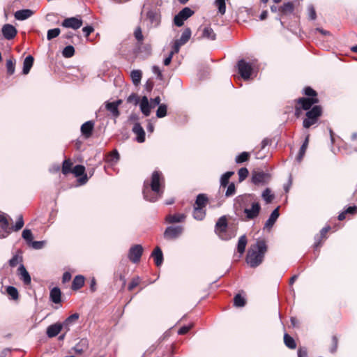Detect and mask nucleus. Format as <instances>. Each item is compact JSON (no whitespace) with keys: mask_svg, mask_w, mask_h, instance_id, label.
Here are the masks:
<instances>
[{"mask_svg":"<svg viewBox=\"0 0 357 357\" xmlns=\"http://www.w3.org/2000/svg\"><path fill=\"white\" fill-rule=\"evenodd\" d=\"M165 183L162 173L155 170L149 180H145L143 186L144 199L150 202H155L162 197Z\"/></svg>","mask_w":357,"mask_h":357,"instance_id":"f257e3e1","label":"nucleus"},{"mask_svg":"<svg viewBox=\"0 0 357 357\" xmlns=\"http://www.w3.org/2000/svg\"><path fill=\"white\" fill-rule=\"evenodd\" d=\"M268 246L264 239L258 238L255 243L249 248L245 261L251 268L259 266L264 261Z\"/></svg>","mask_w":357,"mask_h":357,"instance_id":"f03ea898","label":"nucleus"},{"mask_svg":"<svg viewBox=\"0 0 357 357\" xmlns=\"http://www.w3.org/2000/svg\"><path fill=\"white\" fill-rule=\"evenodd\" d=\"M257 200L253 194H243L237 196L234 200V210L235 214L241 217L244 209L248 208Z\"/></svg>","mask_w":357,"mask_h":357,"instance_id":"7ed1b4c3","label":"nucleus"},{"mask_svg":"<svg viewBox=\"0 0 357 357\" xmlns=\"http://www.w3.org/2000/svg\"><path fill=\"white\" fill-rule=\"evenodd\" d=\"M322 108L319 105H314L308 110L305 115L306 118L303 120V126L305 128H309L310 126L317 123L319 118L321 116Z\"/></svg>","mask_w":357,"mask_h":357,"instance_id":"20e7f679","label":"nucleus"},{"mask_svg":"<svg viewBox=\"0 0 357 357\" xmlns=\"http://www.w3.org/2000/svg\"><path fill=\"white\" fill-rule=\"evenodd\" d=\"M195 13L194 10H192L189 7H185L181 10H180L178 14H176L174 17V23L176 26H181L184 24V21L188 20Z\"/></svg>","mask_w":357,"mask_h":357,"instance_id":"39448f33","label":"nucleus"},{"mask_svg":"<svg viewBox=\"0 0 357 357\" xmlns=\"http://www.w3.org/2000/svg\"><path fill=\"white\" fill-rule=\"evenodd\" d=\"M184 228L182 225L169 226L163 234V236L166 240H175L179 238L183 234Z\"/></svg>","mask_w":357,"mask_h":357,"instance_id":"423d86ee","label":"nucleus"},{"mask_svg":"<svg viewBox=\"0 0 357 357\" xmlns=\"http://www.w3.org/2000/svg\"><path fill=\"white\" fill-rule=\"evenodd\" d=\"M261 205L258 201L253 202L250 207L244 209L245 220H252L257 218L261 211Z\"/></svg>","mask_w":357,"mask_h":357,"instance_id":"0eeeda50","label":"nucleus"},{"mask_svg":"<svg viewBox=\"0 0 357 357\" xmlns=\"http://www.w3.org/2000/svg\"><path fill=\"white\" fill-rule=\"evenodd\" d=\"M271 176L268 172L264 171H253L252 172V182L255 185H265L271 180Z\"/></svg>","mask_w":357,"mask_h":357,"instance_id":"6e6552de","label":"nucleus"},{"mask_svg":"<svg viewBox=\"0 0 357 357\" xmlns=\"http://www.w3.org/2000/svg\"><path fill=\"white\" fill-rule=\"evenodd\" d=\"M12 231V227L10 226L7 215L0 213V238H7Z\"/></svg>","mask_w":357,"mask_h":357,"instance_id":"1a4fd4ad","label":"nucleus"},{"mask_svg":"<svg viewBox=\"0 0 357 357\" xmlns=\"http://www.w3.org/2000/svg\"><path fill=\"white\" fill-rule=\"evenodd\" d=\"M238 73L244 79H250L252 72V66L250 63L246 62L244 59L238 61L237 63Z\"/></svg>","mask_w":357,"mask_h":357,"instance_id":"9d476101","label":"nucleus"},{"mask_svg":"<svg viewBox=\"0 0 357 357\" xmlns=\"http://www.w3.org/2000/svg\"><path fill=\"white\" fill-rule=\"evenodd\" d=\"M143 251L144 248L142 245L139 244L134 245L130 248L128 257L132 263H138L140 261Z\"/></svg>","mask_w":357,"mask_h":357,"instance_id":"9b49d317","label":"nucleus"},{"mask_svg":"<svg viewBox=\"0 0 357 357\" xmlns=\"http://www.w3.org/2000/svg\"><path fill=\"white\" fill-rule=\"evenodd\" d=\"M83 24V21L81 18L76 17H71L66 18L62 22L61 26L65 28H71L73 29H79Z\"/></svg>","mask_w":357,"mask_h":357,"instance_id":"f8f14e48","label":"nucleus"},{"mask_svg":"<svg viewBox=\"0 0 357 357\" xmlns=\"http://www.w3.org/2000/svg\"><path fill=\"white\" fill-rule=\"evenodd\" d=\"M146 17L150 22L151 27L156 28L159 26L161 22V15L157 10H150L146 13Z\"/></svg>","mask_w":357,"mask_h":357,"instance_id":"ddd939ff","label":"nucleus"},{"mask_svg":"<svg viewBox=\"0 0 357 357\" xmlns=\"http://www.w3.org/2000/svg\"><path fill=\"white\" fill-rule=\"evenodd\" d=\"M72 173L76 176H81L78 179V182L80 185H84L88 181L87 174H85V167L82 165H75L72 171Z\"/></svg>","mask_w":357,"mask_h":357,"instance_id":"4468645a","label":"nucleus"},{"mask_svg":"<svg viewBox=\"0 0 357 357\" xmlns=\"http://www.w3.org/2000/svg\"><path fill=\"white\" fill-rule=\"evenodd\" d=\"M319 100L317 97L312 98H300L297 100V102L303 110H306L307 112L311 109L312 105L318 103Z\"/></svg>","mask_w":357,"mask_h":357,"instance_id":"2eb2a0df","label":"nucleus"},{"mask_svg":"<svg viewBox=\"0 0 357 357\" xmlns=\"http://www.w3.org/2000/svg\"><path fill=\"white\" fill-rule=\"evenodd\" d=\"M1 31L3 37L7 40H12L17 33L16 28L10 24L3 25Z\"/></svg>","mask_w":357,"mask_h":357,"instance_id":"dca6fc26","label":"nucleus"},{"mask_svg":"<svg viewBox=\"0 0 357 357\" xmlns=\"http://www.w3.org/2000/svg\"><path fill=\"white\" fill-rule=\"evenodd\" d=\"M121 100H117L114 102H107L105 103V107L114 117L116 118L120 115L119 106L121 104Z\"/></svg>","mask_w":357,"mask_h":357,"instance_id":"f3484780","label":"nucleus"},{"mask_svg":"<svg viewBox=\"0 0 357 357\" xmlns=\"http://www.w3.org/2000/svg\"><path fill=\"white\" fill-rule=\"evenodd\" d=\"M202 31V35L198 39H207L209 40H215L216 39V34L213 29L210 26H206L203 29H199Z\"/></svg>","mask_w":357,"mask_h":357,"instance_id":"a211bd4d","label":"nucleus"},{"mask_svg":"<svg viewBox=\"0 0 357 357\" xmlns=\"http://www.w3.org/2000/svg\"><path fill=\"white\" fill-rule=\"evenodd\" d=\"M279 209L280 206H278L272 211L269 218L264 224V229H271L273 227V226L274 225V224L275 223V222L277 221L278 218L280 216Z\"/></svg>","mask_w":357,"mask_h":357,"instance_id":"6ab92c4d","label":"nucleus"},{"mask_svg":"<svg viewBox=\"0 0 357 357\" xmlns=\"http://www.w3.org/2000/svg\"><path fill=\"white\" fill-rule=\"evenodd\" d=\"M132 132L136 135V141L143 143L145 141V131L139 123H135L132 129Z\"/></svg>","mask_w":357,"mask_h":357,"instance_id":"aec40b11","label":"nucleus"},{"mask_svg":"<svg viewBox=\"0 0 357 357\" xmlns=\"http://www.w3.org/2000/svg\"><path fill=\"white\" fill-rule=\"evenodd\" d=\"M94 125L93 121H88L82 125L80 128L81 132L86 139L89 138L92 135Z\"/></svg>","mask_w":357,"mask_h":357,"instance_id":"412c9836","label":"nucleus"},{"mask_svg":"<svg viewBox=\"0 0 357 357\" xmlns=\"http://www.w3.org/2000/svg\"><path fill=\"white\" fill-rule=\"evenodd\" d=\"M227 227V221L225 216L220 217L215 224V232L220 236L221 238L224 239L222 236V234L225 232Z\"/></svg>","mask_w":357,"mask_h":357,"instance_id":"4be33fe9","label":"nucleus"},{"mask_svg":"<svg viewBox=\"0 0 357 357\" xmlns=\"http://www.w3.org/2000/svg\"><path fill=\"white\" fill-rule=\"evenodd\" d=\"M186 215L183 213L169 214L165 217V222L169 224L183 222Z\"/></svg>","mask_w":357,"mask_h":357,"instance_id":"5701e85b","label":"nucleus"},{"mask_svg":"<svg viewBox=\"0 0 357 357\" xmlns=\"http://www.w3.org/2000/svg\"><path fill=\"white\" fill-rule=\"evenodd\" d=\"M139 104V107L142 113L145 116H149L151 114V105L149 103L148 98L144 96L142 98Z\"/></svg>","mask_w":357,"mask_h":357,"instance_id":"b1692460","label":"nucleus"},{"mask_svg":"<svg viewBox=\"0 0 357 357\" xmlns=\"http://www.w3.org/2000/svg\"><path fill=\"white\" fill-rule=\"evenodd\" d=\"M79 314L74 313L67 317L63 322L60 323L63 330H64L66 333L70 331V326L79 319Z\"/></svg>","mask_w":357,"mask_h":357,"instance_id":"393cba45","label":"nucleus"},{"mask_svg":"<svg viewBox=\"0 0 357 357\" xmlns=\"http://www.w3.org/2000/svg\"><path fill=\"white\" fill-rule=\"evenodd\" d=\"M62 330L60 323H55L47 327L46 334L48 337L52 338L56 337Z\"/></svg>","mask_w":357,"mask_h":357,"instance_id":"a878e982","label":"nucleus"},{"mask_svg":"<svg viewBox=\"0 0 357 357\" xmlns=\"http://www.w3.org/2000/svg\"><path fill=\"white\" fill-rule=\"evenodd\" d=\"M17 271L18 274L20 276V279L23 281L24 284L26 285L29 284L31 283V278L24 266L23 264H20Z\"/></svg>","mask_w":357,"mask_h":357,"instance_id":"bb28decb","label":"nucleus"},{"mask_svg":"<svg viewBox=\"0 0 357 357\" xmlns=\"http://www.w3.org/2000/svg\"><path fill=\"white\" fill-rule=\"evenodd\" d=\"M33 11L30 9H23L15 13V18L17 20H25L32 16Z\"/></svg>","mask_w":357,"mask_h":357,"instance_id":"cd10ccee","label":"nucleus"},{"mask_svg":"<svg viewBox=\"0 0 357 357\" xmlns=\"http://www.w3.org/2000/svg\"><path fill=\"white\" fill-rule=\"evenodd\" d=\"M151 257H153L155 264L157 266H160L163 263V254L161 249L157 246L153 252Z\"/></svg>","mask_w":357,"mask_h":357,"instance_id":"c85d7f7f","label":"nucleus"},{"mask_svg":"<svg viewBox=\"0 0 357 357\" xmlns=\"http://www.w3.org/2000/svg\"><path fill=\"white\" fill-rule=\"evenodd\" d=\"M294 11V5L292 2L284 3L282 6L278 8V12L284 15L293 13Z\"/></svg>","mask_w":357,"mask_h":357,"instance_id":"c756f323","label":"nucleus"},{"mask_svg":"<svg viewBox=\"0 0 357 357\" xmlns=\"http://www.w3.org/2000/svg\"><path fill=\"white\" fill-rule=\"evenodd\" d=\"M50 298L54 303H59L61 301V291L59 287H54L51 289Z\"/></svg>","mask_w":357,"mask_h":357,"instance_id":"7c9ffc66","label":"nucleus"},{"mask_svg":"<svg viewBox=\"0 0 357 357\" xmlns=\"http://www.w3.org/2000/svg\"><path fill=\"white\" fill-rule=\"evenodd\" d=\"M88 340L86 338H83L80 340L79 342L73 347V349L77 354H81L88 349Z\"/></svg>","mask_w":357,"mask_h":357,"instance_id":"2f4dec72","label":"nucleus"},{"mask_svg":"<svg viewBox=\"0 0 357 357\" xmlns=\"http://www.w3.org/2000/svg\"><path fill=\"white\" fill-rule=\"evenodd\" d=\"M84 280H85V278L83 275H76L73 280L71 289L74 291L79 290L84 286Z\"/></svg>","mask_w":357,"mask_h":357,"instance_id":"473e14b6","label":"nucleus"},{"mask_svg":"<svg viewBox=\"0 0 357 357\" xmlns=\"http://www.w3.org/2000/svg\"><path fill=\"white\" fill-rule=\"evenodd\" d=\"M330 229H331L330 226L324 227V228H322L321 229L320 235L315 236V237H314L315 242L314 244V248L315 249H317L318 248H319L321 245V238L326 237V234Z\"/></svg>","mask_w":357,"mask_h":357,"instance_id":"72a5a7b5","label":"nucleus"},{"mask_svg":"<svg viewBox=\"0 0 357 357\" xmlns=\"http://www.w3.org/2000/svg\"><path fill=\"white\" fill-rule=\"evenodd\" d=\"M34 59L31 55L27 56L23 63L22 73L24 75H27L33 64Z\"/></svg>","mask_w":357,"mask_h":357,"instance_id":"f704fd0d","label":"nucleus"},{"mask_svg":"<svg viewBox=\"0 0 357 357\" xmlns=\"http://www.w3.org/2000/svg\"><path fill=\"white\" fill-rule=\"evenodd\" d=\"M308 142H309V136H307L305 137L303 144L301 145V146L300 148V150H299V152L298 153V155L296 157L297 162H301V160H303V158L305 155L306 149H307V146H308Z\"/></svg>","mask_w":357,"mask_h":357,"instance_id":"c9c22d12","label":"nucleus"},{"mask_svg":"<svg viewBox=\"0 0 357 357\" xmlns=\"http://www.w3.org/2000/svg\"><path fill=\"white\" fill-rule=\"evenodd\" d=\"M191 34H192L191 29L189 27H187L183 31L180 38L177 39L176 40L178 42H179V43L184 45L190 40V38L191 37Z\"/></svg>","mask_w":357,"mask_h":357,"instance_id":"e433bc0d","label":"nucleus"},{"mask_svg":"<svg viewBox=\"0 0 357 357\" xmlns=\"http://www.w3.org/2000/svg\"><path fill=\"white\" fill-rule=\"evenodd\" d=\"M130 77L134 85L137 86L141 82L142 73L140 70H133L130 73Z\"/></svg>","mask_w":357,"mask_h":357,"instance_id":"4c0bfd02","label":"nucleus"},{"mask_svg":"<svg viewBox=\"0 0 357 357\" xmlns=\"http://www.w3.org/2000/svg\"><path fill=\"white\" fill-rule=\"evenodd\" d=\"M208 202V197L205 194H199L197 196L196 200H195V207H200L203 208L205 207Z\"/></svg>","mask_w":357,"mask_h":357,"instance_id":"58836bf2","label":"nucleus"},{"mask_svg":"<svg viewBox=\"0 0 357 357\" xmlns=\"http://www.w3.org/2000/svg\"><path fill=\"white\" fill-rule=\"evenodd\" d=\"M247 242L248 241L245 235L241 236L238 239L237 244V250L241 255H243L245 252Z\"/></svg>","mask_w":357,"mask_h":357,"instance_id":"ea45409f","label":"nucleus"},{"mask_svg":"<svg viewBox=\"0 0 357 357\" xmlns=\"http://www.w3.org/2000/svg\"><path fill=\"white\" fill-rule=\"evenodd\" d=\"M206 215V212L203 208L194 207L193 218L197 220H202Z\"/></svg>","mask_w":357,"mask_h":357,"instance_id":"a19ab883","label":"nucleus"},{"mask_svg":"<svg viewBox=\"0 0 357 357\" xmlns=\"http://www.w3.org/2000/svg\"><path fill=\"white\" fill-rule=\"evenodd\" d=\"M284 342L285 345L291 349H294L296 347V343L294 339L287 333L284 335Z\"/></svg>","mask_w":357,"mask_h":357,"instance_id":"79ce46f5","label":"nucleus"},{"mask_svg":"<svg viewBox=\"0 0 357 357\" xmlns=\"http://www.w3.org/2000/svg\"><path fill=\"white\" fill-rule=\"evenodd\" d=\"M234 174V172H227L221 176L220 188H225L229 183L230 177Z\"/></svg>","mask_w":357,"mask_h":357,"instance_id":"37998d69","label":"nucleus"},{"mask_svg":"<svg viewBox=\"0 0 357 357\" xmlns=\"http://www.w3.org/2000/svg\"><path fill=\"white\" fill-rule=\"evenodd\" d=\"M135 38L137 41V45H141L144 40V36L142 33V28L138 26L135 28L134 33H133Z\"/></svg>","mask_w":357,"mask_h":357,"instance_id":"c03bdc74","label":"nucleus"},{"mask_svg":"<svg viewBox=\"0 0 357 357\" xmlns=\"http://www.w3.org/2000/svg\"><path fill=\"white\" fill-rule=\"evenodd\" d=\"M261 197L266 204H270L274 199V195L271 194L270 188H266L261 194Z\"/></svg>","mask_w":357,"mask_h":357,"instance_id":"a18cd8bd","label":"nucleus"},{"mask_svg":"<svg viewBox=\"0 0 357 357\" xmlns=\"http://www.w3.org/2000/svg\"><path fill=\"white\" fill-rule=\"evenodd\" d=\"M246 303L245 299L241 294H236L234 298V305L236 307H244Z\"/></svg>","mask_w":357,"mask_h":357,"instance_id":"49530a36","label":"nucleus"},{"mask_svg":"<svg viewBox=\"0 0 357 357\" xmlns=\"http://www.w3.org/2000/svg\"><path fill=\"white\" fill-rule=\"evenodd\" d=\"M119 153L116 149L112 151L107 156V160L112 164H116L119 160Z\"/></svg>","mask_w":357,"mask_h":357,"instance_id":"de8ad7c7","label":"nucleus"},{"mask_svg":"<svg viewBox=\"0 0 357 357\" xmlns=\"http://www.w3.org/2000/svg\"><path fill=\"white\" fill-rule=\"evenodd\" d=\"M167 105L166 104H161L158 106L156 111V116L158 118H163L167 116Z\"/></svg>","mask_w":357,"mask_h":357,"instance_id":"09e8293b","label":"nucleus"},{"mask_svg":"<svg viewBox=\"0 0 357 357\" xmlns=\"http://www.w3.org/2000/svg\"><path fill=\"white\" fill-rule=\"evenodd\" d=\"M72 165H73V163L71 162V161L70 160H65L63 162L62 173L66 175V174H68L72 172V171H73Z\"/></svg>","mask_w":357,"mask_h":357,"instance_id":"8fccbe9b","label":"nucleus"},{"mask_svg":"<svg viewBox=\"0 0 357 357\" xmlns=\"http://www.w3.org/2000/svg\"><path fill=\"white\" fill-rule=\"evenodd\" d=\"M75 54V48L72 45L65 47L62 51V55L65 58H70Z\"/></svg>","mask_w":357,"mask_h":357,"instance_id":"3c124183","label":"nucleus"},{"mask_svg":"<svg viewBox=\"0 0 357 357\" xmlns=\"http://www.w3.org/2000/svg\"><path fill=\"white\" fill-rule=\"evenodd\" d=\"M6 292L13 300H17L19 297L18 291L17 288L13 286L7 287Z\"/></svg>","mask_w":357,"mask_h":357,"instance_id":"603ef678","label":"nucleus"},{"mask_svg":"<svg viewBox=\"0 0 357 357\" xmlns=\"http://www.w3.org/2000/svg\"><path fill=\"white\" fill-rule=\"evenodd\" d=\"M60 33H61V30L59 28H54V29H49L47 33V39L48 40H51L56 38L57 36H59Z\"/></svg>","mask_w":357,"mask_h":357,"instance_id":"864d4df0","label":"nucleus"},{"mask_svg":"<svg viewBox=\"0 0 357 357\" xmlns=\"http://www.w3.org/2000/svg\"><path fill=\"white\" fill-rule=\"evenodd\" d=\"M249 158L250 153L248 152L244 151L236 157L235 161L236 163L240 164L248 160Z\"/></svg>","mask_w":357,"mask_h":357,"instance_id":"5fc2aeb1","label":"nucleus"},{"mask_svg":"<svg viewBox=\"0 0 357 357\" xmlns=\"http://www.w3.org/2000/svg\"><path fill=\"white\" fill-rule=\"evenodd\" d=\"M22 236L29 245L33 241V234L30 229H24L22 231Z\"/></svg>","mask_w":357,"mask_h":357,"instance_id":"6e6d98bb","label":"nucleus"},{"mask_svg":"<svg viewBox=\"0 0 357 357\" xmlns=\"http://www.w3.org/2000/svg\"><path fill=\"white\" fill-rule=\"evenodd\" d=\"M226 0H215V3L218 6V12L221 15H224L226 12Z\"/></svg>","mask_w":357,"mask_h":357,"instance_id":"4d7b16f0","label":"nucleus"},{"mask_svg":"<svg viewBox=\"0 0 357 357\" xmlns=\"http://www.w3.org/2000/svg\"><path fill=\"white\" fill-rule=\"evenodd\" d=\"M24 220H23V217L22 215H20L17 218V220L15 222V225L13 226V227H12V231H19L20 229H21L23 226H24Z\"/></svg>","mask_w":357,"mask_h":357,"instance_id":"13d9d810","label":"nucleus"},{"mask_svg":"<svg viewBox=\"0 0 357 357\" xmlns=\"http://www.w3.org/2000/svg\"><path fill=\"white\" fill-rule=\"evenodd\" d=\"M6 69L8 75H13L15 73V61H13L12 59L7 60Z\"/></svg>","mask_w":357,"mask_h":357,"instance_id":"bf43d9fd","label":"nucleus"},{"mask_svg":"<svg viewBox=\"0 0 357 357\" xmlns=\"http://www.w3.org/2000/svg\"><path fill=\"white\" fill-rule=\"evenodd\" d=\"M45 244L46 241H33L29 245L35 250H40Z\"/></svg>","mask_w":357,"mask_h":357,"instance_id":"052dcab7","label":"nucleus"},{"mask_svg":"<svg viewBox=\"0 0 357 357\" xmlns=\"http://www.w3.org/2000/svg\"><path fill=\"white\" fill-rule=\"evenodd\" d=\"M127 102L137 105L140 102L139 98L136 93H131L127 98Z\"/></svg>","mask_w":357,"mask_h":357,"instance_id":"680f3d73","label":"nucleus"},{"mask_svg":"<svg viewBox=\"0 0 357 357\" xmlns=\"http://www.w3.org/2000/svg\"><path fill=\"white\" fill-rule=\"evenodd\" d=\"M227 189L225 192V196L227 197L233 196L236 192V187L234 183H231L227 185Z\"/></svg>","mask_w":357,"mask_h":357,"instance_id":"e2e57ef3","label":"nucleus"},{"mask_svg":"<svg viewBox=\"0 0 357 357\" xmlns=\"http://www.w3.org/2000/svg\"><path fill=\"white\" fill-rule=\"evenodd\" d=\"M238 174L239 181H243V180H245L249 172H248V170L247 168L242 167L238 170Z\"/></svg>","mask_w":357,"mask_h":357,"instance_id":"0e129e2a","label":"nucleus"},{"mask_svg":"<svg viewBox=\"0 0 357 357\" xmlns=\"http://www.w3.org/2000/svg\"><path fill=\"white\" fill-rule=\"evenodd\" d=\"M304 94L307 96V98L317 97V93L312 88L307 86L303 89Z\"/></svg>","mask_w":357,"mask_h":357,"instance_id":"69168bd1","label":"nucleus"},{"mask_svg":"<svg viewBox=\"0 0 357 357\" xmlns=\"http://www.w3.org/2000/svg\"><path fill=\"white\" fill-rule=\"evenodd\" d=\"M307 12L309 18L311 20H314L317 18V14L313 5L310 4L307 6Z\"/></svg>","mask_w":357,"mask_h":357,"instance_id":"338daca9","label":"nucleus"},{"mask_svg":"<svg viewBox=\"0 0 357 357\" xmlns=\"http://www.w3.org/2000/svg\"><path fill=\"white\" fill-rule=\"evenodd\" d=\"M183 45L179 43V42H178L176 40L174 42V44L172 45V51L170 52L169 54H171L172 55H174V54H176L179 52L180 50V47L182 46Z\"/></svg>","mask_w":357,"mask_h":357,"instance_id":"774afa93","label":"nucleus"}]
</instances>
